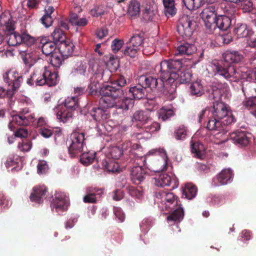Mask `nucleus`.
<instances>
[{
	"label": "nucleus",
	"instance_id": "f257e3e1",
	"mask_svg": "<svg viewBox=\"0 0 256 256\" xmlns=\"http://www.w3.org/2000/svg\"><path fill=\"white\" fill-rule=\"evenodd\" d=\"M100 104L106 108H115L120 112H114L112 115L116 116L123 114L132 108L134 104V100L144 98L146 90L139 82L129 87L128 90L124 91L121 88L112 85H105L100 88Z\"/></svg>",
	"mask_w": 256,
	"mask_h": 256
},
{
	"label": "nucleus",
	"instance_id": "f03ea898",
	"mask_svg": "<svg viewBox=\"0 0 256 256\" xmlns=\"http://www.w3.org/2000/svg\"><path fill=\"white\" fill-rule=\"evenodd\" d=\"M223 92V89L216 86H212L209 90V98L216 100V102H214L212 107L209 108L210 119L206 128L210 130L218 132L214 134L216 138H220V136H224L228 131L226 126L236 121L232 112L228 110L227 105L218 102Z\"/></svg>",
	"mask_w": 256,
	"mask_h": 256
},
{
	"label": "nucleus",
	"instance_id": "7ed1b4c3",
	"mask_svg": "<svg viewBox=\"0 0 256 256\" xmlns=\"http://www.w3.org/2000/svg\"><path fill=\"white\" fill-rule=\"evenodd\" d=\"M182 59H170L164 60L160 63V70L162 78H166V84L168 86V94L173 98L176 92L177 82L179 79L180 84H187L192 80V74L188 71H181L183 66Z\"/></svg>",
	"mask_w": 256,
	"mask_h": 256
},
{
	"label": "nucleus",
	"instance_id": "20e7f679",
	"mask_svg": "<svg viewBox=\"0 0 256 256\" xmlns=\"http://www.w3.org/2000/svg\"><path fill=\"white\" fill-rule=\"evenodd\" d=\"M162 205V208H164L171 211V213L167 216L166 220L172 230L176 231V229L178 232H180L181 230L178 224L183 220L184 213V208L178 197L172 192H166Z\"/></svg>",
	"mask_w": 256,
	"mask_h": 256
},
{
	"label": "nucleus",
	"instance_id": "39448f33",
	"mask_svg": "<svg viewBox=\"0 0 256 256\" xmlns=\"http://www.w3.org/2000/svg\"><path fill=\"white\" fill-rule=\"evenodd\" d=\"M242 73H246L248 76L246 78H240L241 90L245 97V100L242 102L243 106L246 108L254 107L256 109V88H254L255 83L252 82L256 76V73L246 70Z\"/></svg>",
	"mask_w": 256,
	"mask_h": 256
},
{
	"label": "nucleus",
	"instance_id": "423d86ee",
	"mask_svg": "<svg viewBox=\"0 0 256 256\" xmlns=\"http://www.w3.org/2000/svg\"><path fill=\"white\" fill-rule=\"evenodd\" d=\"M212 70L215 76H220L230 82H238L240 78H246L248 76L246 73H242V71L236 69L232 65L216 62L212 63Z\"/></svg>",
	"mask_w": 256,
	"mask_h": 256
},
{
	"label": "nucleus",
	"instance_id": "0eeeda50",
	"mask_svg": "<svg viewBox=\"0 0 256 256\" xmlns=\"http://www.w3.org/2000/svg\"><path fill=\"white\" fill-rule=\"evenodd\" d=\"M160 64L156 66V71L158 72L160 78H156L152 76L142 75L138 78V82L146 90L150 88L152 90H156L159 92L168 93V86L166 84V78H162V72L160 70Z\"/></svg>",
	"mask_w": 256,
	"mask_h": 256
},
{
	"label": "nucleus",
	"instance_id": "6e6552de",
	"mask_svg": "<svg viewBox=\"0 0 256 256\" xmlns=\"http://www.w3.org/2000/svg\"><path fill=\"white\" fill-rule=\"evenodd\" d=\"M70 206V200L68 194L64 192H56L54 198L50 204L53 212L62 214L66 212Z\"/></svg>",
	"mask_w": 256,
	"mask_h": 256
},
{
	"label": "nucleus",
	"instance_id": "1a4fd4ad",
	"mask_svg": "<svg viewBox=\"0 0 256 256\" xmlns=\"http://www.w3.org/2000/svg\"><path fill=\"white\" fill-rule=\"evenodd\" d=\"M140 159L142 160V164L138 162V166H133L130 172V179L133 184H138L142 183L146 178L147 172L145 168L150 170L147 166L146 158L144 156H140Z\"/></svg>",
	"mask_w": 256,
	"mask_h": 256
},
{
	"label": "nucleus",
	"instance_id": "9d476101",
	"mask_svg": "<svg viewBox=\"0 0 256 256\" xmlns=\"http://www.w3.org/2000/svg\"><path fill=\"white\" fill-rule=\"evenodd\" d=\"M8 44L10 46L25 44L30 46L34 42V38L26 32L20 34L16 32H10L7 36Z\"/></svg>",
	"mask_w": 256,
	"mask_h": 256
},
{
	"label": "nucleus",
	"instance_id": "9b49d317",
	"mask_svg": "<svg viewBox=\"0 0 256 256\" xmlns=\"http://www.w3.org/2000/svg\"><path fill=\"white\" fill-rule=\"evenodd\" d=\"M27 110H22L19 114L12 116V119L8 124V128L10 130L15 129L14 124L18 126H28L34 120V116L28 114Z\"/></svg>",
	"mask_w": 256,
	"mask_h": 256
},
{
	"label": "nucleus",
	"instance_id": "f8f14e48",
	"mask_svg": "<svg viewBox=\"0 0 256 256\" xmlns=\"http://www.w3.org/2000/svg\"><path fill=\"white\" fill-rule=\"evenodd\" d=\"M194 21L188 16H183L180 20L177 30L178 34L184 38H189L192 34L194 28L192 26Z\"/></svg>",
	"mask_w": 256,
	"mask_h": 256
},
{
	"label": "nucleus",
	"instance_id": "ddd939ff",
	"mask_svg": "<svg viewBox=\"0 0 256 256\" xmlns=\"http://www.w3.org/2000/svg\"><path fill=\"white\" fill-rule=\"evenodd\" d=\"M155 184L160 187L168 186L172 185V189L178 186V180L175 174L172 173H161L154 178Z\"/></svg>",
	"mask_w": 256,
	"mask_h": 256
},
{
	"label": "nucleus",
	"instance_id": "4468645a",
	"mask_svg": "<svg viewBox=\"0 0 256 256\" xmlns=\"http://www.w3.org/2000/svg\"><path fill=\"white\" fill-rule=\"evenodd\" d=\"M99 104L100 106L93 108L87 114L84 112V110H81V115L84 114V116H88V114H90L96 121L100 120H106L109 116V112L106 109L110 108H106L102 106L100 104V100H99Z\"/></svg>",
	"mask_w": 256,
	"mask_h": 256
},
{
	"label": "nucleus",
	"instance_id": "2eb2a0df",
	"mask_svg": "<svg viewBox=\"0 0 256 256\" xmlns=\"http://www.w3.org/2000/svg\"><path fill=\"white\" fill-rule=\"evenodd\" d=\"M252 137L250 133L244 130L236 132L234 135L231 136L230 139L232 142L240 147L247 146Z\"/></svg>",
	"mask_w": 256,
	"mask_h": 256
},
{
	"label": "nucleus",
	"instance_id": "dca6fc26",
	"mask_svg": "<svg viewBox=\"0 0 256 256\" xmlns=\"http://www.w3.org/2000/svg\"><path fill=\"white\" fill-rule=\"evenodd\" d=\"M46 66L44 69L36 68L27 80V84L32 86H42L46 84Z\"/></svg>",
	"mask_w": 256,
	"mask_h": 256
},
{
	"label": "nucleus",
	"instance_id": "f3484780",
	"mask_svg": "<svg viewBox=\"0 0 256 256\" xmlns=\"http://www.w3.org/2000/svg\"><path fill=\"white\" fill-rule=\"evenodd\" d=\"M149 156H159L161 157V160L160 162L162 166L160 169L154 170L155 172H160L164 170L168 166V157L166 151L163 148H156L150 150L148 153L143 156L146 158Z\"/></svg>",
	"mask_w": 256,
	"mask_h": 256
},
{
	"label": "nucleus",
	"instance_id": "a211bd4d",
	"mask_svg": "<svg viewBox=\"0 0 256 256\" xmlns=\"http://www.w3.org/2000/svg\"><path fill=\"white\" fill-rule=\"evenodd\" d=\"M80 133L76 130L70 135L71 142L68 147V153L71 158H75L80 152Z\"/></svg>",
	"mask_w": 256,
	"mask_h": 256
},
{
	"label": "nucleus",
	"instance_id": "6ab92c4d",
	"mask_svg": "<svg viewBox=\"0 0 256 256\" xmlns=\"http://www.w3.org/2000/svg\"><path fill=\"white\" fill-rule=\"evenodd\" d=\"M4 81L9 86L12 84V89L14 91L19 88L22 82V77L15 70L10 71L4 75Z\"/></svg>",
	"mask_w": 256,
	"mask_h": 256
},
{
	"label": "nucleus",
	"instance_id": "aec40b11",
	"mask_svg": "<svg viewBox=\"0 0 256 256\" xmlns=\"http://www.w3.org/2000/svg\"><path fill=\"white\" fill-rule=\"evenodd\" d=\"M74 92L77 94L75 96H68L60 104H63V106L66 108L68 110H70L72 111L75 110L79 106L80 88H74Z\"/></svg>",
	"mask_w": 256,
	"mask_h": 256
},
{
	"label": "nucleus",
	"instance_id": "412c9836",
	"mask_svg": "<svg viewBox=\"0 0 256 256\" xmlns=\"http://www.w3.org/2000/svg\"><path fill=\"white\" fill-rule=\"evenodd\" d=\"M224 62L228 65H232V64L238 63L240 62L243 56L238 51L234 50H227L222 54Z\"/></svg>",
	"mask_w": 256,
	"mask_h": 256
},
{
	"label": "nucleus",
	"instance_id": "4be33fe9",
	"mask_svg": "<svg viewBox=\"0 0 256 256\" xmlns=\"http://www.w3.org/2000/svg\"><path fill=\"white\" fill-rule=\"evenodd\" d=\"M56 118L64 123L67 122L72 116V112L68 108L63 104H59L54 108Z\"/></svg>",
	"mask_w": 256,
	"mask_h": 256
},
{
	"label": "nucleus",
	"instance_id": "5701e85b",
	"mask_svg": "<svg viewBox=\"0 0 256 256\" xmlns=\"http://www.w3.org/2000/svg\"><path fill=\"white\" fill-rule=\"evenodd\" d=\"M47 192V188L44 186L35 187L30 196V200L32 202L40 204L46 198Z\"/></svg>",
	"mask_w": 256,
	"mask_h": 256
},
{
	"label": "nucleus",
	"instance_id": "b1692460",
	"mask_svg": "<svg viewBox=\"0 0 256 256\" xmlns=\"http://www.w3.org/2000/svg\"><path fill=\"white\" fill-rule=\"evenodd\" d=\"M157 12L156 5L150 1L147 2L142 14L143 18L146 21H152Z\"/></svg>",
	"mask_w": 256,
	"mask_h": 256
},
{
	"label": "nucleus",
	"instance_id": "393cba45",
	"mask_svg": "<svg viewBox=\"0 0 256 256\" xmlns=\"http://www.w3.org/2000/svg\"><path fill=\"white\" fill-rule=\"evenodd\" d=\"M231 24L232 19L229 16L225 15H218L215 20L214 26L212 30L218 28L221 30L225 31L230 27Z\"/></svg>",
	"mask_w": 256,
	"mask_h": 256
},
{
	"label": "nucleus",
	"instance_id": "a878e982",
	"mask_svg": "<svg viewBox=\"0 0 256 256\" xmlns=\"http://www.w3.org/2000/svg\"><path fill=\"white\" fill-rule=\"evenodd\" d=\"M74 47L72 42L68 40H64L59 43L58 45V52L62 54L64 58H67L72 54Z\"/></svg>",
	"mask_w": 256,
	"mask_h": 256
},
{
	"label": "nucleus",
	"instance_id": "bb28decb",
	"mask_svg": "<svg viewBox=\"0 0 256 256\" xmlns=\"http://www.w3.org/2000/svg\"><path fill=\"white\" fill-rule=\"evenodd\" d=\"M234 32L238 38H244L252 35V31L245 24H237L234 29Z\"/></svg>",
	"mask_w": 256,
	"mask_h": 256
},
{
	"label": "nucleus",
	"instance_id": "cd10ccee",
	"mask_svg": "<svg viewBox=\"0 0 256 256\" xmlns=\"http://www.w3.org/2000/svg\"><path fill=\"white\" fill-rule=\"evenodd\" d=\"M87 194L84 197L83 201L85 203H94L96 202V195H100L103 193L101 189L96 188L89 187L86 188Z\"/></svg>",
	"mask_w": 256,
	"mask_h": 256
},
{
	"label": "nucleus",
	"instance_id": "c85d7f7f",
	"mask_svg": "<svg viewBox=\"0 0 256 256\" xmlns=\"http://www.w3.org/2000/svg\"><path fill=\"white\" fill-rule=\"evenodd\" d=\"M196 50V46L194 44L186 42L180 44L177 48L178 53L175 55H190L194 54Z\"/></svg>",
	"mask_w": 256,
	"mask_h": 256
},
{
	"label": "nucleus",
	"instance_id": "c756f323",
	"mask_svg": "<svg viewBox=\"0 0 256 256\" xmlns=\"http://www.w3.org/2000/svg\"><path fill=\"white\" fill-rule=\"evenodd\" d=\"M42 50L45 55L52 54L55 50L56 46V42L51 40H48L46 38H44L41 40Z\"/></svg>",
	"mask_w": 256,
	"mask_h": 256
},
{
	"label": "nucleus",
	"instance_id": "7c9ffc66",
	"mask_svg": "<svg viewBox=\"0 0 256 256\" xmlns=\"http://www.w3.org/2000/svg\"><path fill=\"white\" fill-rule=\"evenodd\" d=\"M190 151L195 158L202 160L204 156L205 147L203 144L200 142L192 143Z\"/></svg>",
	"mask_w": 256,
	"mask_h": 256
},
{
	"label": "nucleus",
	"instance_id": "2f4dec72",
	"mask_svg": "<svg viewBox=\"0 0 256 256\" xmlns=\"http://www.w3.org/2000/svg\"><path fill=\"white\" fill-rule=\"evenodd\" d=\"M150 115L149 112L138 110L134 114L132 121L140 122L142 124H146L151 120Z\"/></svg>",
	"mask_w": 256,
	"mask_h": 256
},
{
	"label": "nucleus",
	"instance_id": "473e14b6",
	"mask_svg": "<svg viewBox=\"0 0 256 256\" xmlns=\"http://www.w3.org/2000/svg\"><path fill=\"white\" fill-rule=\"evenodd\" d=\"M197 192L198 189L194 185L190 183L187 184L182 190V196L190 200L196 197Z\"/></svg>",
	"mask_w": 256,
	"mask_h": 256
},
{
	"label": "nucleus",
	"instance_id": "72a5a7b5",
	"mask_svg": "<svg viewBox=\"0 0 256 256\" xmlns=\"http://www.w3.org/2000/svg\"><path fill=\"white\" fill-rule=\"evenodd\" d=\"M54 8L51 6L45 8V14L40 18V21L43 25L46 28L50 26L53 22V18L51 14L54 12Z\"/></svg>",
	"mask_w": 256,
	"mask_h": 256
},
{
	"label": "nucleus",
	"instance_id": "f704fd0d",
	"mask_svg": "<svg viewBox=\"0 0 256 256\" xmlns=\"http://www.w3.org/2000/svg\"><path fill=\"white\" fill-rule=\"evenodd\" d=\"M58 77L57 72H52L49 68L46 66V84L49 86L56 85L58 80Z\"/></svg>",
	"mask_w": 256,
	"mask_h": 256
},
{
	"label": "nucleus",
	"instance_id": "c9c22d12",
	"mask_svg": "<svg viewBox=\"0 0 256 256\" xmlns=\"http://www.w3.org/2000/svg\"><path fill=\"white\" fill-rule=\"evenodd\" d=\"M190 95L196 97H199L204 94L203 86L200 80H196L192 83L190 88Z\"/></svg>",
	"mask_w": 256,
	"mask_h": 256
},
{
	"label": "nucleus",
	"instance_id": "e433bc0d",
	"mask_svg": "<svg viewBox=\"0 0 256 256\" xmlns=\"http://www.w3.org/2000/svg\"><path fill=\"white\" fill-rule=\"evenodd\" d=\"M174 114L173 110L168 106H163L158 112V116L159 119L166 121L174 116Z\"/></svg>",
	"mask_w": 256,
	"mask_h": 256
},
{
	"label": "nucleus",
	"instance_id": "4c0bfd02",
	"mask_svg": "<svg viewBox=\"0 0 256 256\" xmlns=\"http://www.w3.org/2000/svg\"><path fill=\"white\" fill-rule=\"evenodd\" d=\"M96 152L93 150L81 154V164L87 166L90 164L96 158Z\"/></svg>",
	"mask_w": 256,
	"mask_h": 256
},
{
	"label": "nucleus",
	"instance_id": "58836bf2",
	"mask_svg": "<svg viewBox=\"0 0 256 256\" xmlns=\"http://www.w3.org/2000/svg\"><path fill=\"white\" fill-rule=\"evenodd\" d=\"M140 4L136 0L130 1L128 9V13L131 16H136L140 14Z\"/></svg>",
	"mask_w": 256,
	"mask_h": 256
},
{
	"label": "nucleus",
	"instance_id": "ea45409f",
	"mask_svg": "<svg viewBox=\"0 0 256 256\" xmlns=\"http://www.w3.org/2000/svg\"><path fill=\"white\" fill-rule=\"evenodd\" d=\"M224 1L235 4H241L244 12H250L252 10L253 4L250 0H224Z\"/></svg>",
	"mask_w": 256,
	"mask_h": 256
},
{
	"label": "nucleus",
	"instance_id": "a19ab883",
	"mask_svg": "<svg viewBox=\"0 0 256 256\" xmlns=\"http://www.w3.org/2000/svg\"><path fill=\"white\" fill-rule=\"evenodd\" d=\"M50 38L56 44L58 42H62L66 39L64 32L60 28H56L54 30L51 34Z\"/></svg>",
	"mask_w": 256,
	"mask_h": 256
},
{
	"label": "nucleus",
	"instance_id": "79ce46f5",
	"mask_svg": "<svg viewBox=\"0 0 256 256\" xmlns=\"http://www.w3.org/2000/svg\"><path fill=\"white\" fill-rule=\"evenodd\" d=\"M146 125L144 126L146 132L148 134L147 138L150 136L152 134L158 132L160 129V124L157 122H152L151 120L148 123H146Z\"/></svg>",
	"mask_w": 256,
	"mask_h": 256
},
{
	"label": "nucleus",
	"instance_id": "37998d69",
	"mask_svg": "<svg viewBox=\"0 0 256 256\" xmlns=\"http://www.w3.org/2000/svg\"><path fill=\"white\" fill-rule=\"evenodd\" d=\"M200 16L204 20L206 28L212 30L214 27L215 20L218 16L216 14Z\"/></svg>",
	"mask_w": 256,
	"mask_h": 256
},
{
	"label": "nucleus",
	"instance_id": "c03bdc74",
	"mask_svg": "<svg viewBox=\"0 0 256 256\" xmlns=\"http://www.w3.org/2000/svg\"><path fill=\"white\" fill-rule=\"evenodd\" d=\"M64 58H64L60 52H56L51 55L50 63L53 66L59 68L62 66Z\"/></svg>",
	"mask_w": 256,
	"mask_h": 256
},
{
	"label": "nucleus",
	"instance_id": "a18cd8bd",
	"mask_svg": "<svg viewBox=\"0 0 256 256\" xmlns=\"http://www.w3.org/2000/svg\"><path fill=\"white\" fill-rule=\"evenodd\" d=\"M103 168L108 172H117L118 171V164L114 161L104 160L102 162Z\"/></svg>",
	"mask_w": 256,
	"mask_h": 256
},
{
	"label": "nucleus",
	"instance_id": "49530a36",
	"mask_svg": "<svg viewBox=\"0 0 256 256\" xmlns=\"http://www.w3.org/2000/svg\"><path fill=\"white\" fill-rule=\"evenodd\" d=\"M154 224V220L151 218H144L140 224V227L142 232L144 234L148 233Z\"/></svg>",
	"mask_w": 256,
	"mask_h": 256
},
{
	"label": "nucleus",
	"instance_id": "de8ad7c7",
	"mask_svg": "<svg viewBox=\"0 0 256 256\" xmlns=\"http://www.w3.org/2000/svg\"><path fill=\"white\" fill-rule=\"evenodd\" d=\"M188 130L187 128L181 126L174 131V136L178 140H184L188 135Z\"/></svg>",
	"mask_w": 256,
	"mask_h": 256
},
{
	"label": "nucleus",
	"instance_id": "09e8293b",
	"mask_svg": "<svg viewBox=\"0 0 256 256\" xmlns=\"http://www.w3.org/2000/svg\"><path fill=\"white\" fill-rule=\"evenodd\" d=\"M216 41L218 42L217 44L221 46L222 44H230L232 40V37L231 34L226 33L220 34L216 37Z\"/></svg>",
	"mask_w": 256,
	"mask_h": 256
},
{
	"label": "nucleus",
	"instance_id": "8fccbe9b",
	"mask_svg": "<svg viewBox=\"0 0 256 256\" xmlns=\"http://www.w3.org/2000/svg\"><path fill=\"white\" fill-rule=\"evenodd\" d=\"M139 50H138V48L132 46V45L126 42V46L124 50H122V52L124 55L134 58L138 56V52Z\"/></svg>",
	"mask_w": 256,
	"mask_h": 256
},
{
	"label": "nucleus",
	"instance_id": "3c124183",
	"mask_svg": "<svg viewBox=\"0 0 256 256\" xmlns=\"http://www.w3.org/2000/svg\"><path fill=\"white\" fill-rule=\"evenodd\" d=\"M126 188L128 192L132 197L138 200H140L142 198L143 194L141 190L132 186H127Z\"/></svg>",
	"mask_w": 256,
	"mask_h": 256
},
{
	"label": "nucleus",
	"instance_id": "603ef678",
	"mask_svg": "<svg viewBox=\"0 0 256 256\" xmlns=\"http://www.w3.org/2000/svg\"><path fill=\"white\" fill-rule=\"evenodd\" d=\"M219 174L222 179L224 181H226V184H230L232 181L234 174L230 168L224 169Z\"/></svg>",
	"mask_w": 256,
	"mask_h": 256
},
{
	"label": "nucleus",
	"instance_id": "864d4df0",
	"mask_svg": "<svg viewBox=\"0 0 256 256\" xmlns=\"http://www.w3.org/2000/svg\"><path fill=\"white\" fill-rule=\"evenodd\" d=\"M127 42L132 46L138 48V50H140V48L143 42V38L140 34H136L131 37Z\"/></svg>",
	"mask_w": 256,
	"mask_h": 256
},
{
	"label": "nucleus",
	"instance_id": "5fc2aeb1",
	"mask_svg": "<svg viewBox=\"0 0 256 256\" xmlns=\"http://www.w3.org/2000/svg\"><path fill=\"white\" fill-rule=\"evenodd\" d=\"M113 212L115 216V220L118 222H123L126 218L125 214L120 207L114 206Z\"/></svg>",
	"mask_w": 256,
	"mask_h": 256
},
{
	"label": "nucleus",
	"instance_id": "6e6d98bb",
	"mask_svg": "<svg viewBox=\"0 0 256 256\" xmlns=\"http://www.w3.org/2000/svg\"><path fill=\"white\" fill-rule=\"evenodd\" d=\"M182 1L184 5L189 10L198 8L200 5L203 4L200 0H182Z\"/></svg>",
	"mask_w": 256,
	"mask_h": 256
},
{
	"label": "nucleus",
	"instance_id": "4d7b16f0",
	"mask_svg": "<svg viewBox=\"0 0 256 256\" xmlns=\"http://www.w3.org/2000/svg\"><path fill=\"white\" fill-rule=\"evenodd\" d=\"M206 202L210 205L218 206L223 202L222 198L219 196H210L206 198Z\"/></svg>",
	"mask_w": 256,
	"mask_h": 256
},
{
	"label": "nucleus",
	"instance_id": "13d9d810",
	"mask_svg": "<svg viewBox=\"0 0 256 256\" xmlns=\"http://www.w3.org/2000/svg\"><path fill=\"white\" fill-rule=\"evenodd\" d=\"M123 154V150L118 146H112L110 150V154L114 160L118 159Z\"/></svg>",
	"mask_w": 256,
	"mask_h": 256
},
{
	"label": "nucleus",
	"instance_id": "bf43d9fd",
	"mask_svg": "<svg viewBox=\"0 0 256 256\" xmlns=\"http://www.w3.org/2000/svg\"><path fill=\"white\" fill-rule=\"evenodd\" d=\"M18 160L19 158L18 156H10L8 157L5 162L6 168L8 169L12 167V170L18 163Z\"/></svg>",
	"mask_w": 256,
	"mask_h": 256
},
{
	"label": "nucleus",
	"instance_id": "052dcab7",
	"mask_svg": "<svg viewBox=\"0 0 256 256\" xmlns=\"http://www.w3.org/2000/svg\"><path fill=\"white\" fill-rule=\"evenodd\" d=\"M124 44V42L122 40L115 38L112 41L111 48L112 51L116 54L122 48Z\"/></svg>",
	"mask_w": 256,
	"mask_h": 256
},
{
	"label": "nucleus",
	"instance_id": "680f3d73",
	"mask_svg": "<svg viewBox=\"0 0 256 256\" xmlns=\"http://www.w3.org/2000/svg\"><path fill=\"white\" fill-rule=\"evenodd\" d=\"M70 22L72 26L76 27V30L78 31L80 26V18L76 13L72 12L70 14Z\"/></svg>",
	"mask_w": 256,
	"mask_h": 256
},
{
	"label": "nucleus",
	"instance_id": "e2e57ef3",
	"mask_svg": "<svg viewBox=\"0 0 256 256\" xmlns=\"http://www.w3.org/2000/svg\"><path fill=\"white\" fill-rule=\"evenodd\" d=\"M166 192L164 190L156 191L154 192V200L156 204H163Z\"/></svg>",
	"mask_w": 256,
	"mask_h": 256
},
{
	"label": "nucleus",
	"instance_id": "0e129e2a",
	"mask_svg": "<svg viewBox=\"0 0 256 256\" xmlns=\"http://www.w3.org/2000/svg\"><path fill=\"white\" fill-rule=\"evenodd\" d=\"M216 8L214 6L208 5L203 8L200 13V16L216 14Z\"/></svg>",
	"mask_w": 256,
	"mask_h": 256
},
{
	"label": "nucleus",
	"instance_id": "69168bd1",
	"mask_svg": "<svg viewBox=\"0 0 256 256\" xmlns=\"http://www.w3.org/2000/svg\"><path fill=\"white\" fill-rule=\"evenodd\" d=\"M90 82L88 84V88L89 89V94H93L96 92L99 86V84L97 80H96L93 78H90Z\"/></svg>",
	"mask_w": 256,
	"mask_h": 256
},
{
	"label": "nucleus",
	"instance_id": "338daca9",
	"mask_svg": "<svg viewBox=\"0 0 256 256\" xmlns=\"http://www.w3.org/2000/svg\"><path fill=\"white\" fill-rule=\"evenodd\" d=\"M104 11L102 6H95L90 10V14L94 17H98L104 14Z\"/></svg>",
	"mask_w": 256,
	"mask_h": 256
},
{
	"label": "nucleus",
	"instance_id": "774afa93",
	"mask_svg": "<svg viewBox=\"0 0 256 256\" xmlns=\"http://www.w3.org/2000/svg\"><path fill=\"white\" fill-rule=\"evenodd\" d=\"M18 148L21 151L28 152L32 148V143L29 140H22V142L19 143Z\"/></svg>",
	"mask_w": 256,
	"mask_h": 256
}]
</instances>
